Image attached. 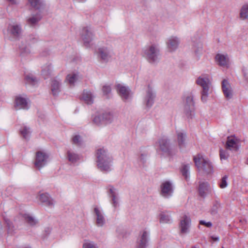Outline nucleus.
I'll return each instance as SVG.
<instances>
[{
  "mask_svg": "<svg viewBox=\"0 0 248 248\" xmlns=\"http://www.w3.org/2000/svg\"><path fill=\"white\" fill-rule=\"evenodd\" d=\"M42 18L41 13H37L35 15H32V17L29 18L27 20V22L31 26L36 25Z\"/></svg>",
  "mask_w": 248,
  "mask_h": 248,
  "instance_id": "obj_28",
  "label": "nucleus"
},
{
  "mask_svg": "<svg viewBox=\"0 0 248 248\" xmlns=\"http://www.w3.org/2000/svg\"><path fill=\"white\" fill-rule=\"evenodd\" d=\"M159 220L161 223H169L170 222L171 216L170 212L168 211H164L160 213Z\"/></svg>",
  "mask_w": 248,
  "mask_h": 248,
  "instance_id": "obj_27",
  "label": "nucleus"
},
{
  "mask_svg": "<svg viewBox=\"0 0 248 248\" xmlns=\"http://www.w3.org/2000/svg\"><path fill=\"white\" fill-rule=\"evenodd\" d=\"M102 91L103 95L105 96L107 99H109L110 97L111 87L110 85H105L102 87Z\"/></svg>",
  "mask_w": 248,
  "mask_h": 248,
  "instance_id": "obj_32",
  "label": "nucleus"
},
{
  "mask_svg": "<svg viewBox=\"0 0 248 248\" xmlns=\"http://www.w3.org/2000/svg\"><path fill=\"white\" fill-rule=\"evenodd\" d=\"M202 50V47H199L197 49L194 50V52L196 55L199 54V52L201 51Z\"/></svg>",
  "mask_w": 248,
  "mask_h": 248,
  "instance_id": "obj_53",
  "label": "nucleus"
},
{
  "mask_svg": "<svg viewBox=\"0 0 248 248\" xmlns=\"http://www.w3.org/2000/svg\"><path fill=\"white\" fill-rule=\"evenodd\" d=\"M108 194L112 199L111 203L113 206L116 208L119 206L118 193L116 189L112 186H108Z\"/></svg>",
  "mask_w": 248,
  "mask_h": 248,
  "instance_id": "obj_15",
  "label": "nucleus"
},
{
  "mask_svg": "<svg viewBox=\"0 0 248 248\" xmlns=\"http://www.w3.org/2000/svg\"><path fill=\"white\" fill-rule=\"evenodd\" d=\"M38 117L42 121H44L46 119V115L41 112H38Z\"/></svg>",
  "mask_w": 248,
  "mask_h": 248,
  "instance_id": "obj_47",
  "label": "nucleus"
},
{
  "mask_svg": "<svg viewBox=\"0 0 248 248\" xmlns=\"http://www.w3.org/2000/svg\"><path fill=\"white\" fill-rule=\"evenodd\" d=\"M195 103L193 96L191 93L186 96V100L184 106V113L187 119H192L195 115Z\"/></svg>",
  "mask_w": 248,
  "mask_h": 248,
  "instance_id": "obj_4",
  "label": "nucleus"
},
{
  "mask_svg": "<svg viewBox=\"0 0 248 248\" xmlns=\"http://www.w3.org/2000/svg\"><path fill=\"white\" fill-rule=\"evenodd\" d=\"M149 233L147 231H143L139 237L138 242V248H146L147 246Z\"/></svg>",
  "mask_w": 248,
  "mask_h": 248,
  "instance_id": "obj_19",
  "label": "nucleus"
},
{
  "mask_svg": "<svg viewBox=\"0 0 248 248\" xmlns=\"http://www.w3.org/2000/svg\"><path fill=\"white\" fill-rule=\"evenodd\" d=\"M228 177L226 175L222 177L219 183V186L220 188L223 189L226 188L228 186Z\"/></svg>",
  "mask_w": 248,
  "mask_h": 248,
  "instance_id": "obj_39",
  "label": "nucleus"
},
{
  "mask_svg": "<svg viewBox=\"0 0 248 248\" xmlns=\"http://www.w3.org/2000/svg\"><path fill=\"white\" fill-rule=\"evenodd\" d=\"M10 34L16 39H19L21 34V27L19 25H10L8 28Z\"/></svg>",
  "mask_w": 248,
  "mask_h": 248,
  "instance_id": "obj_18",
  "label": "nucleus"
},
{
  "mask_svg": "<svg viewBox=\"0 0 248 248\" xmlns=\"http://www.w3.org/2000/svg\"><path fill=\"white\" fill-rule=\"evenodd\" d=\"M81 138L80 137V136L79 135H75L71 140H80V139Z\"/></svg>",
  "mask_w": 248,
  "mask_h": 248,
  "instance_id": "obj_51",
  "label": "nucleus"
},
{
  "mask_svg": "<svg viewBox=\"0 0 248 248\" xmlns=\"http://www.w3.org/2000/svg\"><path fill=\"white\" fill-rule=\"evenodd\" d=\"M97 165L101 171L108 172L111 170L112 158L107 149L99 147L96 151Z\"/></svg>",
  "mask_w": 248,
  "mask_h": 248,
  "instance_id": "obj_1",
  "label": "nucleus"
},
{
  "mask_svg": "<svg viewBox=\"0 0 248 248\" xmlns=\"http://www.w3.org/2000/svg\"><path fill=\"white\" fill-rule=\"evenodd\" d=\"M93 97L90 91L84 90L82 94L81 98L88 105H91L93 103Z\"/></svg>",
  "mask_w": 248,
  "mask_h": 248,
  "instance_id": "obj_24",
  "label": "nucleus"
},
{
  "mask_svg": "<svg viewBox=\"0 0 248 248\" xmlns=\"http://www.w3.org/2000/svg\"><path fill=\"white\" fill-rule=\"evenodd\" d=\"M200 224L204 225L208 228H210L212 226V224L211 222H205L204 220H200Z\"/></svg>",
  "mask_w": 248,
  "mask_h": 248,
  "instance_id": "obj_46",
  "label": "nucleus"
},
{
  "mask_svg": "<svg viewBox=\"0 0 248 248\" xmlns=\"http://www.w3.org/2000/svg\"><path fill=\"white\" fill-rule=\"evenodd\" d=\"M239 140H226L225 147L227 150L236 151L239 147Z\"/></svg>",
  "mask_w": 248,
  "mask_h": 248,
  "instance_id": "obj_22",
  "label": "nucleus"
},
{
  "mask_svg": "<svg viewBox=\"0 0 248 248\" xmlns=\"http://www.w3.org/2000/svg\"><path fill=\"white\" fill-rule=\"evenodd\" d=\"M195 166L199 170H202L207 173H210L213 170L211 163L208 159L204 158L201 154H198L193 157Z\"/></svg>",
  "mask_w": 248,
  "mask_h": 248,
  "instance_id": "obj_3",
  "label": "nucleus"
},
{
  "mask_svg": "<svg viewBox=\"0 0 248 248\" xmlns=\"http://www.w3.org/2000/svg\"><path fill=\"white\" fill-rule=\"evenodd\" d=\"M31 6L35 10L38 11V13H41L42 11L45 8L46 3L43 0H28Z\"/></svg>",
  "mask_w": 248,
  "mask_h": 248,
  "instance_id": "obj_17",
  "label": "nucleus"
},
{
  "mask_svg": "<svg viewBox=\"0 0 248 248\" xmlns=\"http://www.w3.org/2000/svg\"><path fill=\"white\" fill-rule=\"evenodd\" d=\"M160 194L165 198L170 197L173 192L172 184L169 181L163 182L160 186Z\"/></svg>",
  "mask_w": 248,
  "mask_h": 248,
  "instance_id": "obj_8",
  "label": "nucleus"
},
{
  "mask_svg": "<svg viewBox=\"0 0 248 248\" xmlns=\"http://www.w3.org/2000/svg\"><path fill=\"white\" fill-rule=\"evenodd\" d=\"M159 49L155 44H153L143 49V56L151 64L159 62Z\"/></svg>",
  "mask_w": 248,
  "mask_h": 248,
  "instance_id": "obj_2",
  "label": "nucleus"
},
{
  "mask_svg": "<svg viewBox=\"0 0 248 248\" xmlns=\"http://www.w3.org/2000/svg\"><path fill=\"white\" fill-rule=\"evenodd\" d=\"M159 145L160 149L164 152L169 151V146L167 140H159Z\"/></svg>",
  "mask_w": 248,
  "mask_h": 248,
  "instance_id": "obj_37",
  "label": "nucleus"
},
{
  "mask_svg": "<svg viewBox=\"0 0 248 248\" xmlns=\"http://www.w3.org/2000/svg\"><path fill=\"white\" fill-rule=\"evenodd\" d=\"M81 37L84 42V46L88 48L90 46V43L93 39V34L90 29L88 27L83 28L81 32Z\"/></svg>",
  "mask_w": 248,
  "mask_h": 248,
  "instance_id": "obj_9",
  "label": "nucleus"
},
{
  "mask_svg": "<svg viewBox=\"0 0 248 248\" xmlns=\"http://www.w3.org/2000/svg\"><path fill=\"white\" fill-rule=\"evenodd\" d=\"M189 169V166L188 165H183L182 166L181 171L184 177L186 179H187L188 177V171Z\"/></svg>",
  "mask_w": 248,
  "mask_h": 248,
  "instance_id": "obj_38",
  "label": "nucleus"
},
{
  "mask_svg": "<svg viewBox=\"0 0 248 248\" xmlns=\"http://www.w3.org/2000/svg\"><path fill=\"white\" fill-rule=\"evenodd\" d=\"M48 157V155L46 153L43 151L37 152L34 162L35 166L38 169H40L46 165Z\"/></svg>",
  "mask_w": 248,
  "mask_h": 248,
  "instance_id": "obj_7",
  "label": "nucleus"
},
{
  "mask_svg": "<svg viewBox=\"0 0 248 248\" xmlns=\"http://www.w3.org/2000/svg\"><path fill=\"white\" fill-rule=\"evenodd\" d=\"M196 83L202 87L201 92V100L206 102L208 96L209 87L206 80L204 78L199 77L196 80Z\"/></svg>",
  "mask_w": 248,
  "mask_h": 248,
  "instance_id": "obj_6",
  "label": "nucleus"
},
{
  "mask_svg": "<svg viewBox=\"0 0 248 248\" xmlns=\"http://www.w3.org/2000/svg\"><path fill=\"white\" fill-rule=\"evenodd\" d=\"M37 199L44 205L48 207H52L54 205V201L47 193H39L36 197Z\"/></svg>",
  "mask_w": 248,
  "mask_h": 248,
  "instance_id": "obj_10",
  "label": "nucleus"
},
{
  "mask_svg": "<svg viewBox=\"0 0 248 248\" xmlns=\"http://www.w3.org/2000/svg\"><path fill=\"white\" fill-rule=\"evenodd\" d=\"M11 4H16L17 3L16 0H7Z\"/></svg>",
  "mask_w": 248,
  "mask_h": 248,
  "instance_id": "obj_52",
  "label": "nucleus"
},
{
  "mask_svg": "<svg viewBox=\"0 0 248 248\" xmlns=\"http://www.w3.org/2000/svg\"><path fill=\"white\" fill-rule=\"evenodd\" d=\"M61 83L57 79H53L51 82V92L54 96L58 95L61 91Z\"/></svg>",
  "mask_w": 248,
  "mask_h": 248,
  "instance_id": "obj_25",
  "label": "nucleus"
},
{
  "mask_svg": "<svg viewBox=\"0 0 248 248\" xmlns=\"http://www.w3.org/2000/svg\"><path fill=\"white\" fill-rule=\"evenodd\" d=\"M116 87L117 91L121 98L124 101L127 100L129 98L130 95V90L128 88L125 86L121 85L120 84L116 85Z\"/></svg>",
  "mask_w": 248,
  "mask_h": 248,
  "instance_id": "obj_14",
  "label": "nucleus"
},
{
  "mask_svg": "<svg viewBox=\"0 0 248 248\" xmlns=\"http://www.w3.org/2000/svg\"><path fill=\"white\" fill-rule=\"evenodd\" d=\"M27 40L31 43L33 44L37 42L38 41L39 39L38 37L36 36L35 35L31 34L28 36Z\"/></svg>",
  "mask_w": 248,
  "mask_h": 248,
  "instance_id": "obj_44",
  "label": "nucleus"
},
{
  "mask_svg": "<svg viewBox=\"0 0 248 248\" xmlns=\"http://www.w3.org/2000/svg\"><path fill=\"white\" fill-rule=\"evenodd\" d=\"M93 213L95 216L96 225L98 227H102L106 222L102 210L98 206H95L93 209Z\"/></svg>",
  "mask_w": 248,
  "mask_h": 248,
  "instance_id": "obj_12",
  "label": "nucleus"
},
{
  "mask_svg": "<svg viewBox=\"0 0 248 248\" xmlns=\"http://www.w3.org/2000/svg\"><path fill=\"white\" fill-rule=\"evenodd\" d=\"M98 56L101 60L107 62L110 57L109 52L107 47H101L98 49Z\"/></svg>",
  "mask_w": 248,
  "mask_h": 248,
  "instance_id": "obj_23",
  "label": "nucleus"
},
{
  "mask_svg": "<svg viewBox=\"0 0 248 248\" xmlns=\"http://www.w3.org/2000/svg\"><path fill=\"white\" fill-rule=\"evenodd\" d=\"M211 238L214 241H218L219 240V237H216V236H213L211 237Z\"/></svg>",
  "mask_w": 248,
  "mask_h": 248,
  "instance_id": "obj_54",
  "label": "nucleus"
},
{
  "mask_svg": "<svg viewBox=\"0 0 248 248\" xmlns=\"http://www.w3.org/2000/svg\"><path fill=\"white\" fill-rule=\"evenodd\" d=\"M51 64H47L42 70V75L45 79L48 78L51 73Z\"/></svg>",
  "mask_w": 248,
  "mask_h": 248,
  "instance_id": "obj_30",
  "label": "nucleus"
},
{
  "mask_svg": "<svg viewBox=\"0 0 248 248\" xmlns=\"http://www.w3.org/2000/svg\"><path fill=\"white\" fill-rule=\"evenodd\" d=\"M242 73L244 78L245 80L248 82V73H247L246 70L245 68L242 69Z\"/></svg>",
  "mask_w": 248,
  "mask_h": 248,
  "instance_id": "obj_49",
  "label": "nucleus"
},
{
  "mask_svg": "<svg viewBox=\"0 0 248 248\" xmlns=\"http://www.w3.org/2000/svg\"><path fill=\"white\" fill-rule=\"evenodd\" d=\"M25 79L28 83L31 84L32 85H34L37 82L36 78L30 75L26 76Z\"/></svg>",
  "mask_w": 248,
  "mask_h": 248,
  "instance_id": "obj_42",
  "label": "nucleus"
},
{
  "mask_svg": "<svg viewBox=\"0 0 248 248\" xmlns=\"http://www.w3.org/2000/svg\"><path fill=\"white\" fill-rule=\"evenodd\" d=\"M185 140H179L178 142V145L180 146V148H182L183 147V145L185 144Z\"/></svg>",
  "mask_w": 248,
  "mask_h": 248,
  "instance_id": "obj_50",
  "label": "nucleus"
},
{
  "mask_svg": "<svg viewBox=\"0 0 248 248\" xmlns=\"http://www.w3.org/2000/svg\"><path fill=\"white\" fill-rule=\"evenodd\" d=\"M92 119L94 124L97 126H101L110 124L113 121V116L111 112H105L92 116Z\"/></svg>",
  "mask_w": 248,
  "mask_h": 248,
  "instance_id": "obj_5",
  "label": "nucleus"
},
{
  "mask_svg": "<svg viewBox=\"0 0 248 248\" xmlns=\"http://www.w3.org/2000/svg\"><path fill=\"white\" fill-rule=\"evenodd\" d=\"M220 159H227L229 156V154L226 150H224L223 149L220 150Z\"/></svg>",
  "mask_w": 248,
  "mask_h": 248,
  "instance_id": "obj_43",
  "label": "nucleus"
},
{
  "mask_svg": "<svg viewBox=\"0 0 248 248\" xmlns=\"http://www.w3.org/2000/svg\"><path fill=\"white\" fill-rule=\"evenodd\" d=\"M232 137L235 138V135H233V136H228L227 137V140H238V139H236V138L232 139L231 138Z\"/></svg>",
  "mask_w": 248,
  "mask_h": 248,
  "instance_id": "obj_55",
  "label": "nucleus"
},
{
  "mask_svg": "<svg viewBox=\"0 0 248 248\" xmlns=\"http://www.w3.org/2000/svg\"><path fill=\"white\" fill-rule=\"evenodd\" d=\"M23 217L26 222L31 226L35 225L37 222V221L34 217L29 215H24Z\"/></svg>",
  "mask_w": 248,
  "mask_h": 248,
  "instance_id": "obj_34",
  "label": "nucleus"
},
{
  "mask_svg": "<svg viewBox=\"0 0 248 248\" xmlns=\"http://www.w3.org/2000/svg\"><path fill=\"white\" fill-rule=\"evenodd\" d=\"M81 141V140H73L74 143L75 144H79V143Z\"/></svg>",
  "mask_w": 248,
  "mask_h": 248,
  "instance_id": "obj_56",
  "label": "nucleus"
},
{
  "mask_svg": "<svg viewBox=\"0 0 248 248\" xmlns=\"http://www.w3.org/2000/svg\"><path fill=\"white\" fill-rule=\"evenodd\" d=\"M155 97V94L153 93L150 85H149L148 86V90L146 92V95L145 97V102L147 107L150 108L153 106Z\"/></svg>",
  "mask_w": 248,
  "mask_h": 248,
  "instance_id": "obj_16",
  "label": "nucleus"
},
{
  "mask_svg": "<svg viewBox=\"0 0 248 248\" xmlns=\"http://www.w3.org/2000/svg\"><path fill=\"white\" fill-rule=\"evenodd\" d=\"M67 154V157L69 161L72 163H75L79 160L80 157L79 155L74 152L68 151Z\"/></svg>",
  "mask_w": 248,
  "mask_h": 248,
  "instance_id": "obj_31",
  "label": "nucleus"
},
{
  "mask_svg": "<svg viewBox=\"0 0 248 248\" xmlns=\"http://www.w3.org/2000/svg\"><path fill=\"white\" fill-rule=\"evenodd\" d=\"M146 158L147 155L145 154H141L140 156V160L143 163L146 161Z\"/></svg>",
  "mask_w": 248,
  "mask_h": 248,
  "instance_id": "obj_48",
  "label": "nucleus"
},
{
  "mask_svg": "<svg viewBox=\"0 0 248 248\" xmlns=\"http://www.w3.org/2000/svg\"><path fill=\"white\" fill-rule=\"evenodd\" d=\"M4 220L6 224L7 233L9 234H13L15 233V231L16 230L15 227L13 225L12 222L9 218L4 217Z\"/></svg>",
  "mask_w": 248,
  "mask_h": 248,
  "instance_id": "obj_29",
  "label": "nucleus"
},
{
  "mask_svg": "<svg viewBox=\"0 0 248 248\" xmlns=\"http://www.w3.org/2000/svg\"><path fill=\"white\" fill-rule=\"evenodd\" d=\"M198 191L200 195L202 197H205L210 192V187L207 182H200Z\"/></svg>",
  "mask_w": 248,
  "mask_h": 248,
  "instance_id": "obj_20",
  "label": "nucleus"
},
{
  "mask_svg": "<svg viewBox=\"0 0 248 248\" xmlns=\"http://www.w3.org/2000/svg\"><path fill=\"white\" fill-rule=\"evenodd\" d=\"M78 76L77 74L74 73L73 74H68L66 76V79L68 81L70 85H74L75 84V82L78 80Z\"/></svg>",
  "mask_w": 248,
  "mask_h": 248,
  "instance_id": "obj_35",
  "label": "nucleus"
},
{
  "mask_svg": "<svg viewBox=\"0 0 248 248\" xmlns=\"http://www.w3.org/2000/svg\"><path fill=\"white\" fill-rule=\"evenodd\" d=\"M221 87L224 96L227 99L232 97V90L228 80L224 79L221 82Z\"/></svg>",
  "mask_w": 248,
  "mask_h": 248,
  "instance_id": "obj_13",
  "label": "nucleus"
},
{
  "mask_svg": "<svg viewBox=\"0 0 248 248\" xmlns=\"http://www.w3.org/2000/svg\"><path fill=\"white\" fill-rule=\"evenodd\" d=\"M186 138V133L184 132H177V140H184Z\"/></svg>",
  "mask_w": 248,
  "mask_h": 248,
  "instance_id": "obj_45",
  "label": "nucleus"
},
{
  "mask_svg": "<svg viewBox=\"0 0 248 248\" xmlns=\"http://www.w3.org/2000/svg\"><path fill=\"white\" fill-rule=\"evenodd\" d=\"M191 219L188 215L185 214L182 217L180 222V228L182 233H186L189 232Z\"/></svg>",
  "mask_w": 248,
  "mask_h": 248,
  "instance_id": "obj_11",
  "label": "nucleus"
},
{
  "mask_svg": "<svg viewBox=\"0 0 248 248\" xmlns=\"http://www.w3.org/2000/svg\"><path fill=\"white\" fill-rule=\"evenodd\" d=\"M216 59L221 66H225L227 64L226 58L224 55L218 54L216 56Z\"/></svg>",
  "mask_w": 248,
  "mask_h": 248,
  "instance_id": "obj_36",
  "label": "nucleus"
},
{
  "mask_svg": "<svg viewBox=\"0 0 248 248\" xmlns=\"http://www.w3.org/2000/svg\"><path fill=\"white\" fill-rule=\"evenodd\" d=\"M81 2H84L86 0H79Z\"/></svg>",
  "mask_w": 248,
  "mask_h": 248,
  "instance_id": "obj_57",
  "label": "nucleus"
},
{
  "mask_svg": "<svg viewBox=\"0 0 248 248\" xmlns=\"http://www.w3.org/2000/svg\"><path fill=\"white\" fill-rule=\"evenodd\" d=\"M82 248H98L96 244L91 241H86L83 244Z\"/></svg>",
  "mask_w": 248,
  "mask_h": 248,
  "instance_id": "obj_41",
  "label": "nucleus"
},
{
  "mask_svg": "<svg viewBox=\"0 0 248 248\" xmlns=\"http://www.w3.org/2000/svg\"><path fill=\"white\" fill-rule=\"evenodd\" d=\"M240 17L242 19H248V4L244 5L241 9Z\"/></svg>",
  "mask_w": 248,
  "mask_h": 248,
  "instance_id": "obj_33",
  "label": "nucleus"
},
{
  "mask_svg": "<svg viewBox=\"0 0 248 248\" xmlns=\"http://www.w3.org/2000/svg\"><path fill=\"white\" fill-rule=\"evenodd\" d=\"M179 44L177 37H171L170 38L167 42V47L170 52L175 51L178 47Z\"/></svg>",
  "mask_w": 248,
  "mask_h": 248,
  "instance_id": "obj_21",
  "label": "nucleus"
},
{
  "mask_svg": "<svg viewBox=\"0 0 248 248\" xmlns=\"http://www.w3.org/2000/svg\"><path fill=\"white\" fill-rule=\"evenodd\" d=\"M28 103L27 100L20 96H17L15 98V107L19 106L21 108H27Z\"/></svg>",
  "mask_w": 248,
  "mask_h": 248,
  "instance_id": "obj_26",
  "label": "nucleus"
},
{
  "mask_svg": "<svg viewBox=\"0 0 248 248\" xmlns=\"http://www.w3.org/2000/svg\"><path fill=\"white\" fill-rule=\"evenodd\" d=\"M20 133L22 136L23 138H24L25 139L30 138V128L27 126H24L23 129L20 130Z\"/></svg>",
  "mask_w": 248,
  "mask_h": 248,
  "instance_id": "obj_40",
  "label": "nucleus"
}]
</instances>
